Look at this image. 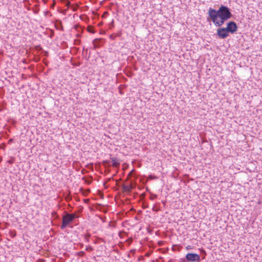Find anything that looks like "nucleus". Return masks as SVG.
I'll return each mask as SVG.
<instances>
[{"label": "nucleus", "instance_id": "nucleus-15", "mask_svg": "<svg viewBox=\"0 0 262 262\" xmlns=\"http://www.w3.org/2000/svg\"><path fill=\"white\" fill-rule=\"evenodd\" d=\"M186 249L187 250H191V249H192V247H191V246L188 245L186 247Z\"/></svg>", "mask_w": 262, "mask_h": 262}, {"label": "nucleus", "instance_id": "nucleus-14", "mask_svg": "<svg viewBox=\"0 0 262 262\" xmlns=\"http://www.w3.org/2000/svg\"><path fill=\"white\" fill-rule=\"evenodd\" d=\"M103 163L104 164H108V165H110V161L105 160V161H103Z\"/></svg>", "mask_w": 262, "mask_h": 262}, {"label": "nucleus", "instance_id": "nucleus-21", "mask_svg": "<svg viewBox=\"0 0 262 262\" xmlns=\"http://www.w3.org/2000/svg\"><path fill=\"white\" fill-rule=\"evenodd\" d=\"M42 1L44 2L45 3H46L47 0H42Z\"/></svg>", "mask_w": 262, "mask_h": 262}, {"label": "nucleus", "instance_id": "nucleus-17", "mask_svg": "<svg viewBox=\"0 0 262 262\" xmlns=\"http://www.w3.org/2000/svg\"><path fill=\"white\" fill-rule=\"evenodd\" d=\"M129 188V191L133 189V186L132 184H129L128 185Z\"/></svg>", "mask_w": 262, "mask_h": 262}, {"label": "nucleus", "instance_id": "nucleus-18", "mask_svg": "<svg viewBox=\"0 0 262 262\" xmlns=\"http://www.w3.org/2000/svg\"><path fill=\"white\" fill-rule=\"evenodd\" d=\"M98 40V39H94V40H93V44H94V45L95 46H96L95 42H96V41H97Z\"/></svg>", "mask_w": 262, "mask_h": 262}, {"label": "nucleus", "instance_id": "nucleus-11", "mask_svg": "<svg viewBox=\"0 0 262 262\" xmlns=\"http://www.w3.org/2000/svg\"><path fill=\"white\" fill-rule=\"evenodd\" d=\"M85 250L88 251H91L93 250V249L92 247L89 246L86 247Z\"/></svg>", "mask_w": 262, "mask_h": 262}, {"label": "nucleus", "instance_id": "nucleus-2", "mask_svg": "<svg viewBox=\"0 0 262 262\" xmlns=\"http://www.w3.org/2000/svg\"><path fill=\"white\" fill-rule=\"evenodd\" d=\"M78 217L75 213H67L65 215L62 217V222L61 226V229H65L68 225L73 222L75 219Z\"/></svg>", "mask_w": 262, "mask_h": 262}, {"label": "nucleus", "instance_id": "nucleus-13", "mask_svg": "<svg viewBox=\"0 0 262 262\" xmlns=\"http://www.w3.org/2000/svg\"><path fill=\"white\" fill-rule=\"evenodd\" d=\"M84 254V252L83 251H80L78 253V255L80 256H83Z\"/></svg>", "mask_w": 262, "mask_h": 262}, {"label": "nucleus", "instance_id": "nucleus-3", "mask_svg": "<svg viewBox=\"0 0 262 262\" xmlns=\"http://www.w3.org/2000/svg\"><path fill=\"white\" fill-rule=\"evenodd\" d=\"M185 257L187 262H200L201 260L200 256L195 253H187Z\"/></svg>", "mask_w": 262, "mask_h": 262}, {"label": "nucleus", "instance_id": "nucleus-5", "mask_svg": "<svg viewBox=\"0 0 262 262\" xmlns=\"http://www.w3.org/2000/svg\"><path fill=\"white\" fill-rule=\"evenodd\" d=\"M226 28L229 33H234L237 31V26L235 22L230 21L227 23Z\"/></svg>", "mask_w": 262, "mask_h": 262}, {"label": "nucleus", "instance_id": "nucleus-7", "mask_svg": "<svg viewBox=\"0 0 262 262\" xmlns=\"http://www.w3.org/2000/svg\"><path fill=\"white\" fill-rule=\"evenodd\" d=\"M122 189L124 191L129 192V188L128 185H123L122 186Z\"/></svg>", "mask_w": 262, "mask_h": 262}, {"label": "nucleus", "instance_id": "nucleus-12", "mask_svg": "<svg viewBox=\"0 0 262 262\" xmlns=\"http://www.w3.org/2000/svg\"><path fill=\"white\" fill-rule=\"evenodd\" d=\"M108 15V13L107 11H105L102 14V17L104 18V17H106Z\"/></svg>", "mask_w": 262, "mask_h": 262}, {"label": "nucleus", "instance_id": "nucleus-16", "mask_svg": "<svg viewBox=\"0 0 262 262\" xmlns=\"http://www.w3.org/2000/svg\"><path fill=\"white\" fill-rule=\"evenodd\" d=\"M156 198H157V195H153L152 196H151L150 199L151 200H154V199H155Z\"/></svg>", "mask_w": 262, "mask_h": 262}, {"label": "nucleus", "instance_id": "nucleus-1", "mask_svg": "<svg viewBox=\"0 0 262 262\" xmlns=\"http://www.w3.org/2000/svg\"><path fill=\"white\" fill-rule=\"evenodd\" d=\"M208 14L207 20L211 21L216 27L222 26L225 21L232 16L230 9L224 5H221L218 10L210 8Z\"/></svg>", "mask_w": 262, "mask_h": 262}, {"label": "nucleus", "instance_id": "nucleus-9", "mask_svg": "<svg viewBox=\"0 0 262 262\" xmlns=\"http://www.w3.org/2000/svg\"><path fill=\"white\" fill-rule=\"evenodd\" d=\"M114 20L112 19L111 22L109 23V27L110 29L113 28L114 27Z\"/></svg>", "mask_w": 262, "mask_h": 262}, {"label": "nucleus", "instance_id": "nucleus-6", "mask_svg": "<svg viewBox=\"0 0 262 262\" xmlns=\"http://www.w3.org/2000/svg\"><path fill=\"white\" fill-rule=\"evenodd\" d=\"M110 160L112 162V166L115 167H118L120 165V162L115 157L110 158Z\"/></svg>", "mask_w": 262, "mask_h": 262}, {"label": "nucleus", "instance_id": "nucleus-19", "mask_svg": "<svg viewBox=\"0 0 262 262\" xmlns=\"http://www.w3.org/2000/svg\"><path fill=\"white\" fill-rule=\"evenodd\" d=\"M8 162L10 164H12L13 163V160H9L8 161Z\"/></svg>", "mask_w": 262, "mask_h": 262}, {"label": "nucleus", "instance_id": "nucleus-20", "mask_svg": "<svg viewBox=\"0 0 262 262\" xmlns=\"http://www.w3.org/2000/svg\"><path fill=\"white\" fill-rule=\"evenodd\" d=\"M110 38L113 39V34H111V35H110Z\"/></svg>", "mask_w": 262, "mask_h": 262}, {"label": "nucleus", "instance_id": "nucleus-10", "mask_svg": "<svg viewBox=\"0 0 262 262\" xmlns=\"http://www.w3.org/2000/svg\"><path fill=\"white\" fill-rule=\"evenodd\" d=\"M88 31L89 32L92 33H95L94 29L92 27H89V28H88Z\"/></svg>", "mask_w": 262, "mask_h": 262}, {"label": "nucleus", "instance_id": "nucleus-4", "mask_svg": "<svg viewBox=\"0 0 262 262\" xmlns=\"http://www.w3.org/2000/svg\"><path fill=\"white\" fill-rule=\"evenodd\" d=\"M217 35L220 38L224 39L229 36V32L226 28H219L216 30Z\"/></svg>", "mask_w": 262, "mask_h": 262}, {"label": "nucleus", "instance_id": "nucleus-8", "mask_svg": "<svg viewBox=\"0 0 262 262\" xmlns=\"http://www.w3.org/2000/svg\"><path fill=\"white\" fill-rule=\"evenodd\" d=\"M90 237H91V235L89 233L86 234V235H85V236H84V239H85V241L86 242H89V239H90Z\"/></svg>", "mask_w": 262, "mask_h": 262}]
</instances>
